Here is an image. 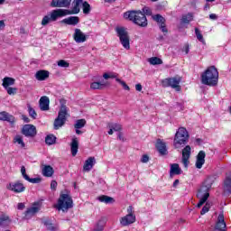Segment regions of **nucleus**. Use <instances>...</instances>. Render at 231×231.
<instances>
[{
    "instance_id": "1",
    "label": "nucleus",
    "mask_w": 231,
    "mask_h": 231,
    "mask_svg": "<svg viewBox=\"0 0 231 231\" xmlns=\"http://www.w3.org/2000/svg\"><path fill=\"white\" fill-rule=\"evenodd\" d=\"M217 80H219V72L215 66L208 68L201 75V82L205 86H217Z\"/></svg>"
},
{
    "instance_id": "2",
    "label": "nucleus",
    "mask_w": 231,
    "mask_h": 231,
    "mask_svg": "<svg viewBox=\"0 0 231 231\" xmlns=\"http://www.w3.org/2000/svg\"><path fill=\"white\" fill-rule=\"evenodd\" d=\"M125 19H129V21H133L134 24L137 26H141V28H147V17L142 11H128L124 14Z\"/></svg>"
},
{
    "instance_id": "3",
    "label": "nucleus",
    "mask_w": 231,
    "mask_h": 231,
    "mask_svg": "<svg viewBox=\"0 0 231 231\" xmlns=\"http://www.w3.org/2000/svg\"><path fill=\"white\" fill-rule=\"evenodd\" d=\"M189 143V132L185 127H180L173 139L174 149H181Z\"/></svg>"
},
{
    "instance_id": "4",
    "label": "nucleus",
    "mask_w": 231,
    "mask_h": 231,
    "mask_svg": "<svg viewBox=\"0 0 231 231\" xmlns=\"http://www.w3.org/2000/svg\"><path fill=\"white\" fill-rule=\"evenodd\" d=\"M69 208H73V199H71L69 194H60L58 199L57 209L68 212Z\"/></svg>"
},
{
    "instance_id": "5",
    "label": "nucleus",
    "mask_w": 231,
    "mask_h": 231,
    "mask_svg": "<svg viewBox=\"0 0 231 231\" xmlns=\"http://www.w3.org/2000/svg\"><path fill=\"white\" fill-rule=\"evenodd\" d=\"M67 116H68V107L66 106V105L62 104L58 113V116L54 120L53 127L55 131L64 126V125L66 124Z\"/></svg>"
},
{
    "instance_id": "6",
    "label": "nucleus",
    "mask_w": 231,
    "mask_h": 231,
    "mask_svg": "<svg viewBox=\"0 0 231 231\" xmlns=\"http://www.w3.org/2000/svg\"><path fill=\"white\" fill-rule=\"evenodd\" d=\"M116 32L117 33V37H119V41H120L122 46L125 50H130L131 44H130L129 32H127L125 28H124V27H116Z\"/></svg>"
},
{
    "instance_id": "7",
    "label": "nucleus",
    "mask_w": 231,
    "mask_h": 231,
    "mask_svg": "<svg viewBox=\"0 0 231 231\" xmlns=\"http://www.w3.org/2000/svg\"><path fill=\"white\" fill-rule=\"evenodd\" d=\"M180 82H181V78L174 77L162 79V85L163 88H172L173 89H176V91H180L181 87H180Z\"/></svg>"
},
{
    "instance_id": "8",
    "label": "nucleus",
    "mask_w": 231,
    "mask_h": 231,
    "mask_svg": "<svg viewBox=\"0 0 231 231\" xmlns=\"http://www.w3.org/2000/svg\"><path fill=\"white\" fill-rule=\"evenodd\" d=\"M59 17H64L63 11H60V9L53 10L51 14L45 15L42 20V26H47V24H50V22H55Z\"/></svg>"
},
{
    "instance_id": "9",
    "label": "nucleus",
    "mask_w": 231,
    "mask_h": 231,
    "mask_svg": "<svg viewBox=\"0 0 231 231\" xmlns=\"http://www.w3.org/2000/svg\"><path fill=\"white\" fill-rule=\"evenodd\" d=\"M209 197H210V193H208V188H207V186H202L199 189V192L197 193V198L200 199L197 205L198 208H200V207H203V205L207 203V199H208Z\"/></svg>"
},
{
    "instance_id": "10",
    "label": "nucleus",
    "mask_w": 231,
    "mask_h": 231,
    "mask_svg": "<svg viewBox=\"0 0 231 231\" xmlns=\"http://www.w3.org/2000/svg\"><path fill=\"white\" fill-rule=\"evenodd\" d=\"M41 208H42V203L41 201H36L32 204L30 208H28L25 212L24 216L27 219H30V217H33L35 214H38V212H41Z\"/></svg>"
},
{
    "instance_id": "11",
    "label": "nucleus",
    "mask_w": 231,
    "mask_h": 231,
    "mask_svg": "<svg viewBox=\"0 0 231 231\" xmlns=\"http://www.w3.org/2000/svg\"><path fill=\"white\" fill-rule=\"evenodd\" d=\"M22 134L26 138H35L37 136V128L33 125H24L22 128Z\"/></svg>"
},
{
    "instance_id": "12",
    "label": "nucleus",
    "mask_w": 231,
    "mask_h": 231,
    "mask_svg": "<svg viewBox=\"0 0 231 231\" xmlns=\"http://www.w3.org/2000/svg\"><path fill=\"white\" fill-rule=\"evenodd\" d=\"M73 4L74 5L71 11L68 9H60V11L63 12V17H66V15H73L80 12V5H82V0H74Z\"/></svg>"
},
{
    "instance_id": "13",
    "label": "nucleus",
    "mask_w": 231,
    "mask_h": 231,
    "mask_svg": "<svg viewBox=\"0 0 231 231\" xmlns=\"http://www.w3.org/2000/svg\"><path fill=\"white\" fill-rule=\"evenodd\" d=\"M73 40L78 44H81L82 42H86L88 41V35H86L80 29L76 28L73 33Z\"/></svg>"
},
{
    "instance_id": "14",
    "label": "nucleus",
    "mask_w": 231,
    "mask_h": 231,
    "mask_svg": "<svg viewBox=\"0 0 231 231\" xmlns=\"http://www.w3.org/2000/svg\"><path fill=\"white\" fill-rule=\"evenodd\" d=\"M191 152L192 148H190V145H186L182 149V163L186 169L189 167V163H190L189 160H190Z\"/></svg>"
},
{
    "instance_id": "15",
    "label": "nucleus",
    "mask_w": 231,
    "mask_h": 231,
    "mask_svg": "<svg viewBox=\"0 0 231 231\" xmlns=\"http://www.w3.org/2000/svg\"><path fill=\"white\" fill-rule=\"evenodd\" d=\"M7 189L8 190H12V192H14L15 194H20L21 192H24V190H26V187H24V184L21 183V181L9 183Z\"/></svg>"
},
{
    "instance_id": "16",
    "label": "nucleus",
    "mask_w": 231,
    "mask_h": 231,
    "mask_svg": "<svg viewBox=\"0 0 231 231\" xmlns=\"http://www.w3.org/2000/svg\"><path fill=\"white\" fill-rule=\"evenodd\" d=\"M134 223H136V215L127 214L120 219L122 226H129V225H133Z\"/></svg>"
},
{
    "instance_id": "17",
    "label": "nucleus",
    "mask_w": 231,
    "mask_h": 231,
    "mask_svg": "<svg viewBox=\"0 0 231 231\" xmlns=\"http://www.w3.org/2000/svg\"><path fill=\"white\" fill-rule=\"evenodd\" d=\"M215 228L218 231H226V223L225 222V215L223 213L218 215Z\"/></svg>"
},
{
    "instance_id": "18",
    "label": "nucleus",
    "mask_w": 231,
    "mask_h": 231,
    "mask_svg": "<svg viewBox=\"0 0 231 231\" xmlns=\"http://www.w3.org/2000/svg\"><path fill=\"white\" fill-rule=\"evenodd\" d=\"M71 5V0H52L51 6L53 8H68Z\"/></svg>"
},
{
    "instance_id": "19",
    "label": "nucleus",
    "mask_w": 231,
    "mask_h": 231,
    "mask_svg": "<svg viewBox=\"0 0 231 231\" xmlns=\"http://www.w3.org/2000/svg\"><path fill=\"white\" fill-rule=\"evenodd\" d=\"M155 147L162 156H165V154H167V143H165L163 140L158 139Z\"/></svg>"
},
{
    "instance_id": "20",
    "label": "nucleus",
    "mask_w": 231,
    "mask_h": 231,
    "mask_svg": "<svg viewBox=\"0 0 231 231\" xmlns=\"http://www.w3.org/2000/svg\"><path fill=\"white\" fill-rule=\"evenodd\" d=\"M207 154L205 153L204 151H200L198 155H197V161H196V168L197 169H201L203 165H205V157Z\"/></svg>"
},
{
    "instance_id": "21",
    "label": "nucleus",
    "mask_w": 231,
    "mask_h": 231,
    "mask_svg": "<svg viewBox=\"0 0 231 231\" xmlns=\"http://www.w3.org/2000/svg\"><path fill=\"white\" fill-rule=\"evenodd\" d=\"M63 24H68L69 26H77L80 23V18L79 16H69L61 21Z\"/></svg>"
},
{
    "instance_id": "22",
    "label": "nucleus",
    "mask_w": 231,
    "mask_h": 231,
    "mask_svg": "<svg viewBox=\"0 0 231 231\" xmlns=\"http://www.w3.org/2000/svg\"><path fill=\"white\" fill-rule=\"evenodd\" d=\"M0 120L2 122H9V124L15 123V117L5 111L0 112Z\"/></svg>"
},
{
    "instance_id": "23",
    "label": "nucleus",
    "mask_w": 231,
    "mask_h": 231,
    "mask_svg": "<svg viewBox=\"0 0 231 231\" xmlns=\"http://www.w3.org/2000/svg\"><path fill=\"white\" fill-rule=\"evenodd\" d=\"M40 109L41 111H48L50 109V98L43 96L40 98Z\"/></svg>"
},
{
    "instance_id": "24",
    "label": "nucleus",
    "mask_w": 231,
    "mask_h": 231,
    "mask_svg": "<svg viewBox=\"0 0 231 231\" xmlns=\"http://www.w3.org/2000/svg\"><path fill=\"white\" fill-rule=\"evenodd\" d=\"M96 163H97V161L95 160V157H89L85 162V164L83 166V171H85L86 172H89V171H91V169H93V167L95 166Z\"/></svg>"
},
{
    "instance_id": "25",
    "label": "nucleus",
    "mask_w": 231,
    "mask_h": 231,
    "mask_svg": "<svg viewBox=\"0 0 231 231\" xmlns=\"http://www.w3.org/2000/svg\"><path fill=\"white\" fill-rule=\"evenodd\" d=\"M50 78V71L48 70H38L36 73H35V79L36 80H40V81H42V80H46V79H49Z\"/></svg>"
},
{
    "instance_id": "26",
    "label": "nucleus",
    "mask_w": 231,
    "mask_h": 231,
    "mask_svg": "<svg viewBox=\"0 0 231 231\" xmlns=\"http://www.w3.org/2000/svg\"><path fill=\"white\" fill-rule=\"evenodd\" d=\"M224 194L226 196L231 194V175L227 176L224 181Z\"/></svg>"
},
{
    "instance_id": "27",
    "label": "nucleus",
    "mask_w": 231,
    "mask_h": 231,
    "mask_svg": "<svg viewBox=\"0 0 231 231\" xmlns=\"http://www.w3.org/2000/svg\"><path fill=\"white\" fill-rule=\"evenodd\" d=\"M70 149L72 156H77V153L79 152V139H77V137L72 139Z\"/></svg>"
},
{
    "instance_id": "28",
    "label": "nucleus",
    "mask_w": 231,
    "mask_h": 231,
    "mask_svg": "<svg viewBox=\"0 0 231 231\" xmlns=\"http://www.w3.org/2000/svg\"><path fill=\"white\" fill-rule=\"evenodd\" d=\"M98 201H100V203H106V205H111L113 203H115V199H113V197H109L107 195H102L97 197Z\"/></svg>"
},
{
    "instance_id": "29",
    "label": "nucleus",
    "mask_w": 231,
    "mask_h": 231,
    "mask_svg": "<svg viewBox=\"0 0 231 231\" xmlns=\"http://www.w3.org/2000/svg\"><path fill=\"white\" fill-rule=\"evenodd\" d=\"M15 84V79L5 77L3 79L2 86L5 89H8L9 86H14Z\"/></svg>"
},
{
    "instance_id": "30",
    "label": "nucleus",
    "mask_w": 231,
    "mask_h": 231,
    "mask_svg": "<svg viewBox=\"0 0 231 231\" xmlns=\"http://www.w3.org/2000/svg\"><path fill=\"white\" fill-rule=\"evenodd\" d=\"M53 167L50 165H45L42 168V175L45 176V178H51V176H53Z\"/></svg>"
},
{
    "instance_id": "31",
    "label": "nucleus",
    "mask_w": 231,
    "mask_h": 231,
    "mask_svg": "<svg viewBox=\"0 0 231 231\" xmlns=\"http://www.w3.org/2000/svg\"><path fill=\"white\" fill-rule=\"evenodd\" d=\"M12 223V220L10 219V217L3 214L0 216V226L5 227L8 226Z\"/></svg>"
},
{
    "instance_id": "32",
    "label": "nucleus",
    "mask_w": 231,
    "mask_h": 231,
    "mask_svg": "<svg viewBox=\"0 0 231 231\" xmlns=\"http://www.w3.org/2000/svg\"><path fill=\"white\" fill-rule=\"evenodd\" d=\"M42 223L46 226L47 230L55 231L57 229L49 218H42Z\"/></svg>"
},
{
    "instance_id": "33",
    "label": "nucleus",
    "mask_w": 231,
    "mask_h": 231,
    "mask_svg": "<svg viewBox=\"0 0 231 231\" xmlns=\"http://www.w3.org/2000/svg\"><path fill=\"white\" fill-rule=\"evenodd\" d=\"M152 19L155 21V23H157L158 26H160V24L167 23V20L162 14H153L152 15Z\"/></svg>"
},
{
    "instance_id": "34",
    "label": "nucleus",
    "mask_w": 231,
    "mask_h": 231,
    "mask_svg": "<svg viewBox=\"0 0 231 231\" xmlns=\"http://www.w3.org/2000/svg\"><path fill=\"white\" fill-rule=\"evenodd\" d=\"M170 172L171 174H176V175L181 174V168H180V164L178 163L171 164Z\"/></svg>"
},
{
    "instance_id": "35",
    "label": "nucleus",
    "mask_w": 231,
    "mask_h": 231,
    "mask_svg": "<svg viewBox=\"0 0 231 231\" xmlns=\"http://www.w3.org/2000/svg\"><path fill=\"white\" fill-rule=\"evenodd\" d=\"M193 19H194V16L192 15V14L189 13L186 15H182L180 23H181V24H189V23L193 21Z\"/></svg>"
},
{
    "instance_id": "36",
    "label": "nucleus",
    "mask_w": 231,
    "mask_h": 231,
    "mask_svg": "<svg viewBox=\"0 0 231 231\" xmlns=\"http://www.w3.org/2000/svg\"><path fill=\"white\" fill-rule=\"evenodd\" d=\"M148 62L152 64V66H158L160 64H163V60L158 57H152L148 60Z\"/></svg>"
},
{
    "instance_id": "37",
    "label": "nucleus",
    "mask_w": 231,
    "mask_h": 231,
    "mask_svg": "<svg viewBox=\"0 0 231 231\" xmlns=\"http://www.w3.org/2000/svg\"><path fill=\"white\" fill-rule=\"evenodd\" d=\"M14 143H18V145H20V147L22 148L26 147V144L24 143L22 135H15L14 138Z\"/></svg>"
},
{
    "instance_id": "38",
    "label": "nucleus",
    "mask_w": 231,
    "mask_h": 231,
    "mask_svg": "<svg viewBox=\"0 0 231 231\" xmlns=\"http://www.w3.org/2000/svg\"><path fill=\"white\" fill-rule=\"evenodd\" d=\"M55 142H57V137L53 134H49L45 137V143H47V145H53Z\"/></svg>"
},
{
    "instance_id": "39",
    "label": "nucleus",
    "mask_w": 231,
    "mask_h": 231,
    "mask_svg": "<svg viewBox=\"0 0 231 231\" xmlns=\"http://www.w3.org/2000/svg\"><path fill=\"white\" fill-rule=\"evenodd\" d=\"M106 86V83L104 82H93L90 84L91 89H102Z\"/></svg>"
},
{
    "instance_id": "40",
    "label": "nucleus",
    "mask_w": 231,
    "mask_h": 231,
    "mask_svg": "<svg viewBox=\"0 0 231 231\" xmlns=\"http://www.w3.org/2000/svg\"><path fill=\"white\" fill-rule=\"evenodd\" d=\"M86 125V119H79L74 125L75 129H82Z\"/></svg>"
},
{
    "instance_id": "41",
    "label": "nucleus",
    "mask_w": 231,
    "mask_h": 231,
    "mask_svg": "<svg viewBox=\"0 0 231 231\" xmlns=\"http://www.w3.org/2000/svg\"><path fill=\"white\" fill-rule=\"evenodd\" d=\"M109 129H114V131L118 132L122 131V125L116 123H109L108 124Z\"/></svg>"
},
{
    "instance_id": "42",
    "label": "nucleus",
    "mask_w": 231,
    "mask_h": 231,
    "mask_svg": "<svg viewBox=\"0 0 231 231\" xmlns=\"http://www.w3.org/2000/svg\"><path fill=\"white\" fill-rule=\"evenodd\" d=\"M82 8H83V14H88L89 12H91V5L88 2H84L82 4Z\"/></svg>"
},
{
    "instance_id": "43",
    "label": "nucleus",
    "mask_w": 231,
    "mask_h": 231,
    "mask_svg": "<svg viewBox=\"0 0 231 231\" xmlns=\"http://www.w3.org/2000/svg\"><path fill=\"white\" fill-rule=\"evenodd\" d=\"M27 107H28L29 116H31V118H33V120H35L37 118V112H35V109H33L30 105H28Z\"/></svg>"
},
{
    "instance_id": "44",
    "label": "nucleus",
    "mask_w": 231,
    "mask_h": 231,
    "mask_svg": "<svg viewBox=\"0 0 231 231\" xmlns=\"http://www.w3.org/2000/svg\"><path fill=\"white\" fill-rule=\"evenodd\" d=\"M195 35L198 41H199V42L205 43V39H203V34H201V32H199V29L195 28Z\"/></svg>"
},
{
    "instance_id": "45",
    "label": "nucleus",
    "mask_w": 231,
    "mask_h": 231,
    "mask_svg": "<svg viewBox=\"0 0 231 231\" xmlns=\"http://www.w3.org/2000/svg\"><path fill=\"white\" fill-rule=\"evenodd\" d=\"M116 81L120 83L121 86L124 88V89H125V91H130L131 88H129L127 83H125V81H124V80H122V79H120L118 78L116 79Z\"/></svg>"
},
{
    "instance_id": "46",
    "label": "nucleus",
    "mask_w": 231,
    "mask_h": 231,
    "mask_svg": "<svg viewBox=\"0 0 231 231\" xmlns=\"http://www.w3.org/2000/svg\"><path fill=\"white\" fill-rule=\"evenodd\" d=\"M159 29L161 30V32H163V35H167L169 33V29H167V23H161L159 25Z\"/></svg>"
},
{
    "instance_id": "47",
    "label": "nucleus",
    "mask_w": 231,
    "mask_h": 231,
    "mask_svg": "<svg viewBox=\"0 0 231 231\" xmlns=\"http://www.w3.org/2000/svg\"><path fill=\"white\" fill-rule=\"evenodd\" d=\"M210 203L207 202V204L202 208L200 211L201 216H205V214L210 210Z\"/></svg>"
},
{
    "instance_id": "48",
    "label": "nucleus",
    "mask_w": 231,
    "mask_h": 231,
    "mask_svg": "<svg viewBox=\"0 0 231 231\" xmlns=\"http://www.w3.org/2000/svg\"><path fill=\"white\" fill-rule=\"evenodd\" d=\"M25 180L29 181V183H41V178H30V176H28Z\"/></svg>"
},
{
    "instance_id": "49",
    "label": "nucleus",
    "mask_w": 231,
    "mask_h": 231,
    "mask_svg": "<svg viewBox=\"0 0 231 231\" xmlns=\"http://www.w3.org/2000/svg\"><path fill=\"white\" fill-rule=\"evenodd\" d=\"M58 66L60 68H69V63L64 60H60L58 61Z\"/></svg>"
},
{
    "instance_id": "50",
    "label": "nucleus",
    "mask_w": 231,
    "mask_h": 231,
    "mask_svg": "<svg viewBox=\"0 0 231 231\" xmlns=\"http://www.w3.org/2000/svg\"><path fill=\"white\" fill-rule=\"evenodd\" d=\"M142 14H143V15H152V11L149 7L145 6L143 8Z\"/></svg>"
},
{
    "instance_id": "51",
    "label": "nucleus",
    "mask_w": 231,
    "mask_h": 231,
    "mask_svg": "<svg viewBox=\"0 0 231 231\" xmlns=\"http://www.w3.org/2000/svg\"><path fill=\"white\" fill-rule=\"evenodd\" d=\"M8 95H15V93H17V88H12V87H7V88H5Z\"/></svg>"
},
{
    "instance_id": "52",
    "label": "nucleus",
    "mask_w": 231,
    "mask_h": 231,
    "mask_svg": "<svg viewBox=\"0 0 231 231\" xmlns=\"http://www.w3.org/2000/svg\"><path fill=\"white\" fill-rule=\"evenodd\" d=\"M21 172H22L23 178L26 180V178H28V174H26V168L24 166H22Z\"/></svg>"
},
{
    "instance_id": "53",
    "label": "nucleus",
    "mask_w": 231,
    "mask_h": 231,
    "mask_svg": "<svg viewBox=\"0 0 231 231\" xmlns=\"http://www.w3.org/2000/svg\"><path fill=\"white\" fill-rule=\"evenodd\" d=\"M51 189L52 190H56V189H57V182H56L55 180H52V181L51 182Z\"/></svg>"
},
{
    "instance_id": "54",
    "label": "nucleus",
    "mask_w": 231,
    "mask_h": 231,
    "mask_svg": "<svg viewBox=\"0 0 231 231\" xmlns=\"http://www.w3.org/2000/svg\"><path fill=\"white\" fill-rule=\"evenodd\" d=\"M141 162L143 163H147V162H149V157L147 155H143Z\"/></svg>"
},
{
    "instance_id": "55",
    "label": "nucleus",
    "mask_w": 231,
    "mask_h": 231,
    "mask_svg": "<svg viewBox=\"0 0 231 231\" xmlns=\"http://www.w3.org/2000/svg\"><path fill=\"white\" fill-rule=\"evenodd\" d=\"M127 214H131L132 216H134V212L133 211V206H129L127 208Z\"/></svg>"
},
{
    "instance_id": "56",
    "label": "nucleus",
    "mask_w": 231,
    "mask_h": 231,
    "mask_svg": "<svg viewBox=\"0 0 231 231\" xmlns=\"http://www.w3.org/2000/svg\"><path fill=\"white\" fill-rule=\"evenodd\" d=\"M209 19H211V21H217V14H209Z\"/></svg>"
},
{
    "instance_id": "57",
    "label": "nucleus",
    "mask_w": 231,
    "mask_h": 231,
    "mask_svg": "<svg viewBox=\"0 0 231 231\" xmlns=\"http://www.w3.org/2000/svg\"><path fill=\"white\" fill-rule=\"evenodd\" d=\"M24 207V203H18L17 205L18 210H23Z\"/></svg>"
},
{
    "instance_id": "58",
    "label": "nucleus",
    "mask_w": 231,
    "mask_h": 231,
    "mask_svg": "<svg viewBox=\"0 0 231 231\" xmlns=\"http://www.w3.org/2000/svg\"><path fill=\"white\" fill-rule=\"evenodd\" d=\"M135 89H136V91H142V84H136Z\"/></svg>"
},
{
    "instance_id": "59",
    "label": "nucleus",
    "mask_w": 231,
    "mask_h": 231,
    "mask_svg": "<svg viewBox=\"0 0 231 231\" xmlns=\"http://www.w3.org/2000/svg\"><path fill=\"white\" fill-rule=\"evenodd\" d=\"M103 78H104L106 80H107V79H111V75H110L109 73H105V74L103 75Z\"/></svg>"
},
{
    "instance_id": "60",
    "label": "nucleus",
    "mask_w": 231,
    "mask_h": 231,
    "mask_svg": "<svg viewBox=\"0 0 231 231\" xmlns=\"http://www.w3.org/2000/svg\"><path fill=\"white\" fill-rule=\"evenodd\" d=\"M178 185H180V180H175L173 182V187H178Z\"/></svg>"
},
{
    "instance_id": "61",
    "label": "nucleus",
    "mask_w": 231,
    "mask_h": 231,
    "mask_svg": "<svg viewBox=\"0 0 231 231\" xmlns=\"http://www.w3.org/2000/svg\"><path fill=\"white\" fill-rule=\"evenodd\" d=\"M117 138H118L119 140H121L122 142H124V136H122V133H119V134H118Z\"/></svg>"
},
{
    "instance_id": "62",
    "label": "nucleus",
    "mask_w": 231,
    "mask_h": 231,
    "mask_svg": "<svg viewBox=\"0 0 231 231\" xmlns=\"http://www.w3.org/2000/svg\"><path fill=\"white\" fill-rule=\"evenodd\" d=\"M189 45H185V53H186V55L187 54H189Z\"/></svg>"
},
{
    "instance_id": "63",
    "label": "nucleus",
    "mask_w": 231,
    "mask_h": 231,
    "mask_svg": "<svg viewBox=\"0 0 231 231\" xmlns=\"http://www.w3.org/2000/svg\"><path fill=\"white\" fill-rule=\"evenodd\" d=\"M0 28H5V21H0Z\"/></svg>"
},
{
    "instance_id": "64",
    "label": "nucleus",
    "mask_w": 231,
    "mask_h": 231,
    "mask_svg": "<svg viewBox=\"0 0 231 231\" xmlns=\"http://www.w3.org/2000/svg\"><path fill=\"white\" fill-rule=\"evenodd\" d=\"M23 121L26 122V124L30 123V118L23 116Z\"/></svg>"
}]
</instances>
